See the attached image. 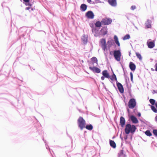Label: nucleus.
I'll return each mask as SVG.
<instances>
[{"label": "nucleus", "mask_w": 157, "mask_h": 157, "mask_svg": "<svg viewBox=\"0 0 157 157\" xmlns=\"http://www.w3.org/2000/svg\"><path fill=\"white\" fill-rule=\"evenodd\" d=\"M30 31V29L25 26L20 28L18 31V35L20 38L24 37L25 39L28 37L29 36V34Z\"/></svg>", "instance_id": "1"}, {"label": "nucleus", "mask_w": 157, "mask_h": 157, "mask_svg": "<svg viewBox=\"0 0 157 157\" xmlns=\"http://www.w3.org/2000/svg\"><path fill=\"white\" fill-rule=\"evenodd\" d=\"M136 129L137 128L135 125H131L130 123L128 122L126 125L124 131L125 133L127 135L129 134V133L133 135Z\"/></svg>", "instance_id": "2"}, {"label": "nucleus", "mask_w": 157, "mask_h": 157, "mask_svg": "<svg viewBox=\"0 0 157 157\" xmlns=\"http://www.w3.org/2000/svg\"><path fill=\"white\" fill-rule=\"evenodd\" d=\"M114 40L112 39H110V40H108L107 42V48L109 49L115 43L118 47H120V44L118 40V38L117 36L115 35L113 37Z\"/></svg>", "instance_id": "3"}, {"label": "nucleus", "mask_w": 157, "mask_h": 157, "mask_svg": "<svg viewBox=\"0 0 157 157\" xmlns=\"http://www.w3.org/2000/svg\"><path fill=\"white\" fill-rule=\"evenodd\" d=\"M109 54L111 56L113 55L115 59L117 61H120L121 53L120 48L118 50L111 51L110 52Z\"/></svg>", "instance_id": "4"}, {"label": "nucleus", "mask_w": 157, "mask_h": 157, "mask_svg": "<svg viewBox=\"0 0 157 157\" xmlns=\"http://www.w3.org/2000/svg\"><path fill=\"white\" fill-rule=\"evenodd\" d=\"M77 124L78 128L82 130L85 127L86 122L82 117H80L77 120Z\"/></svg>", "instance_id": "5"}, {"label": "nucleus", "mask_w": 157, "mask_h": 157, "mask_svg": "<svg viewBox=\"0 0 157 157\" xmlns=\"http://www.w3.org/2000/svg\"><path fill=\"white\" fill-rule=\"evenodd\" d=\"M137 105L136 100L134 98H130L128 102V107L129 109H134Z\"/></svg>", "instance_id": "6"}, {"label": "nucleus", "mask_w": 157, "mask_h": 157, "mask_svg": "<svg viewBox=\"0 0 157 157\" xmlns=\"http://www.w3.org/2000/svg\"><path fill=\"white\" fill-rule=\"evenodd\" d=\"M99 43L101 44V47L103 50L105 51V50H107L106 40L105 38H102L100 39Z\"/></svg>", "instance_id": "7"}, {"label": "nucleus", "mask_w": 157, "mask_h": 157, "mask_svg": "<svg viewBox=\"0 0 157 157\" xmlns=\"http://www.w3.org/2000/svg\"><path fill=\"white\" fill-rule=\"evenodd\" d=\"M102 25H109L112 22V20L109 17H105L102 19Z\"/></svg>", "instance_id": "8"}, {"label": "nucleus", "mask_w": 157, "mask_h": 157, "mask_svg": "<svg viewBox=\"0 0 157 157\" xmlns=\"http://www.w3.org/2000/svg\"><path fill=\"white\" fill-rule=\"evenodd\" d=\"M108 33V29L106 26L102 27L100 30L99 34V35L104 36L107 34Z\"/></svg>", "instance_id": "9"}, {"label": "nucleus", "mask_w": 157, "mask_h": 157, "mask_svg": "<svg viewBox=\"0 0 157 157\" xmlns=\"http://www.w3.org/2000/svg\"><path fill=\"white\" fill-rule=\"evenodd\" d=\"M155 40H152L151 39L148 40L147 44L149 48H152L155 47Z\"/></svg>", "instance_id": "10"}, {"label": "nucleus", "mask_w": 157, "mask_h": 157, "mask_svg": "<svg viewBox=\"0 0 157 157\" xmlns=\"http://www.w3.org/2000/svg\"><path fill=\"white\" fill-rule=\"evenodd\" d=\"M89 69L91 71L94 73H100L101 70V69L98 67H96V66L93 67H89Z\"/></svg>", "instance_id": "11"}, {"label": "nucleus", "mask_w": 157, "mask_h": 157, "mask_svg": "<svg viewBox=\"0 0 157 157\" xmlns=\"http://www.w3.org/2000/svg\"><path fill=\"white\" fill-rule=\"evenodd\" d=\"M85 16L88 19H93L94 17V15L93 11L89 10L86 13Z\"/></svg>", "instance_id": "12"}, {"label": "nucleus", "mask_w": 157, "mask_h": 157, "mask_svg": "<svg viewBox=\"0 0 157 157\" xmlns=\"http://www.w3.org/2000/svg\"><path fill=\"white\" fill-rule=\"evenodd\" d=\"M90 61L89 60L87 61L89 66L91 64H92V65H93L94 63H96L97 65H98V59L96 57H93L90 59Z\"/></svg>", "instance_id": "13"}, {"label": "nucleus", "mask_w": 157, "mask_h": 157, "mask_svg": "<svg viewBox=\"0 0 157 157\" xmlns=\"http://www.w3.org/2000/svg\"><path fill=\"white\" fill-rule=\"evenodd\" d=\"M128 121L131 120L132 123L136 124L139 123V121L137 118L134 115L129 116Z\"/></svg>", "instance_id": "14"}, {"label": "nucleus", "mask_w": 157, "mask_h": 157, "mask_svg": "<svg viewBox=\"0 0 157 157\" xmlns=\"http://www.w3.org/2000/svg\"><path fill=\"white\" fill-rule=\"evenodd\" d=\"M117 86L119 91L121 94L124 93V89L122 84L120 82L117 81L116 82Z\"/></svg>", "instance_id": "15"}, {"label": "nucleus", "mask_w": 157, "mask_h": 157, "mask_svg": "<svg viewBox=\"0 0 157 157\" xmlns=\"http://www.w3.org/2000/svg\"><path fill=\"white\" fill-rule=\"evenodd\" d=\"M126 121L124 118L123 116H121L120 119V124L122 128H123L125 125Z\"/></svg>", "instance_id": "16"}, {"label": "nucleus", "mask_w": 157, "mask_h": 157, "mask_svg": "<svg viewBox=\"0 0 157 157\" xmlns=\"http://www.w3.org/2000/svg\"><path fill=\"white\" fill-rule=\"evenodd\" d=\"M107 1L112 6L115 7L117 6V0H107Z\"/></svg>", "instance_id": "17"}, {"label": "nucleus", "mask_w": 157, "mask_h": 157, "mask_svg": "<svg viewBox=\"0 0 157 157\" xmlns=\"http://www.w3.org/2000/svg\"><path fill=\"white\" fill-rule=\"evenodd\" d=\"M129 67L130 70L134 71L136 69V65L134 63L132 62H130L129 63Z\"/></svg>", "instance_id": "18"}, {"label": "nucleus", "mask_w": 157, "mask_h": 157, "mask_svg": "<svg viewBox=\"0 0 157 157\" xmlns=\"http://www.w3.org/2000/svg\"><path fill=\"white\" fill-rule=\"evenodd\" d=\"M111 70L113 73V75H112L111 76L110 75V78H110L113 81L115 80L116 82L117 81H118L117 80L116 76L114 73L113 70L112 69Z\"/></svg>", "instance_id": "19"}, {"label": "nucleus", "mask_w": 157, "mask_h": 157, "mask_svg": "<svg viewBox=\"0 0 157 157\" xmlns=\"http://www.w3.org/2000/svg\"><path fill=\"white\" fill-rule=\"evenodd\" d=\"M152 21L149 19H147L145 22V25L147 29L150 28L151 27V23Z\"/></svg>", "instance_id": "20"}, {"label": "nucleus", "mask_w": 157, "mask_h": 157, "mask_svg": "<svg viewBox=\"0 0 157 157\" xmlns=\"http://www.w3.org/2000/svg\"><path fill=\"white\" fill-rule=\"evenodd\" d=\"M87 6L85 4H81L80 6V10L82 12H85L87 9Z\"/></svg>", "instance_id": "21"}, {"label": "nucleus", "mask_w": 157, "mask_h": 157, "mask_svg": "<svg viewBox=\"0 0 157 157\" xmlns=\"http://www.w3.org/2000/svg\"><path fill=\"white\" fill-rule=\"evenodd\" d=\"M102 75L104 76L106 78L109 79V78H110V75L109 73L108 72V71L107 70H104L102 72Z\"/></svg>", "instance_id": "22"}, {"label": "nucleus", "mask_w": 157, "mask_h": 157, "mask_svg": "<svg viewBox=\"0 0 157 157\" xmlns=\"http://www.w3.org/2000/svg\"><path fill=\"white\" fill-rule=\"evenodd\" d=\"M23 0V3L26 6H32L33 5V2L32 3H31L30 2V0Z\"/></svg>", "instance_id": "23"}, {"label": "nucleus", "mask_w": 157, "mask_h": 157, "mask_svg": "<svg viewBox=\"0 0 157 157\" xmlns=\"http://www.w3.org/2000/svg\"><path fill=\"white\" fill-rule=\"evenodd\" d=\"M109 144L110 146L113 148H115L116 147V145L115 142L113 140H109Z\"/></svg>", "instance_id": "24"}, {"label": "nucleus", "mask_w": 157, "mask_h": 157, "mask_svg": "<svg viewBox=\"0 0 157 157\" xmlns=\"http://www.w3.org/2000/svg\"><path fill=\"white\" fill-rule=\"evenodd\" d=\"M85 128L87 129L90 131L92 130L93 128L92 125L91 124H87L86 125V124Z\"/></svg>", "instance_id": "25"}, {"label": "nucleus", "mask_w": 157, "mask_h": 157, "mask_svg": "<svg viewBox=\"0 0 157 157\" xmlns=\"http://www.w3.org/2000/svg\"><path fill=\"white\" fill-rule=\"evenodd\" d=\"M17 16L20 18L21 19L24 21H25L26 20L25 16H26V15L25 13H22L21 15H17Z\"/></svg>", "instance_id": "26"}, {"label": "nucleus", "mask_w": 157, "mask_h": 157, "mask_svg": "<svg viewBox=\"0 0 157 157\" xmlns=\"http://www.w3.org/2000/svg\"><path fill=\"white\" fill-rule=\"evenodd\" d=\"M102 24V20L101 21H97L95 23V26L97 28H100L101 27Z\"/></svg>", "instance_id": "27"}, {"label": "nucleus", "mask_w": 157, "mask_h": 157, "mask_svg": "<svg viewBox=\"0 0 157 157\" xmlns=\"http://www.w3.org/2000/svg\"><path fill=\"white\" fill-rule=\"evenodd\" d=\"M126 156L125 154H124V150H121L119 152L118 154V157Z\"/></svg>", "instance_id": "28"}, {"label": "nucleus", "mask_w": 157, "mask_h": 157, "mask_svg": "<svg viewBox=\"0 0 157 157\" xmlns=\"http://www.w3.org/2000/svg\"><path fill=\"white\" fill-rule=\"evenodd\" d=\"M145 135L148 136H150L152 135V133L149 130L147 129L144 132Z\"/></svg>", "instance_id": "29"}, {"label": "nucleus", "mask_w": 157, "mask_h": 157, "mask_svg": "<svg viewBox=\"0 0 157 157\" xmlns=\"http://www.w3.org/2000/svg\"><path fill=\"white\" fill-rule=\"evenodd\" d=\"M31 7L29 6L28 7L25 8V10H29L30 12H32V11L35 10V9L34 8Z\"/></svg>", "instance_id": "30"}, {"label": "nucleus", "mask_w": 157, "mask_h": 157, "mask_svg": "<svg viewBox=\"0 0 157 157\" xmlns=\"http://www.w3.org/2000/svg\"><path fill=\"white\" fill-rule=\"evenodd\" d=\"M130 36L129 34H128L126 35L123 37H122V39L124 40H125L129 39L130 38Z\"/></svg>", "instance_id": "31"}, {"label": "nucleus", "mask_w": 157, "mask_h": 157, "mask_svg": "<svg viewBox=\"0 0 157 157\" xmlns=\"http://www.w3.org/2000/svg\"><path fill=\"white\" fill-rule=\"evenodd\" d=\"M136 56L140 60H142V58L139 52H136Z\"/></svg>", "instance_id": "32"}, {"label": "nucleus", "mask_w": 157, "mask_h": 157, "mask_svg": "<svg viewBox=\"0 0 157 157\" xmlns=\"http://www.w3.org/2000/svg\"><path fill=\"white\" fill-rule=\"evenodd\" d=\"M151 110L153 112L155 113H157V109L154 105H151Z\"/></svg>", "instance_id": "33"}, {"label": "nucleus", "mask_w": 157, "mask_h": 157, "mask_svg": "<svg viewBox=\"0 0 157 157\" xmlns=\"http://www.w3.org/2000/svg\"><path fill=\"white\" fill-rule=\"evenodd\" d=\"M98 31L99 29L96 27H94L93 29H92V32L93 33L94 32L95 33H97L98 32Z\"/></svg>", "instance_id": "34"}, {"label": "nucleus", "mask_w": 157, "mask_h": 157, "mask_svg": "<svg viewBox=\"0 0 157 157\" xmlns=\"http://www.w3.org/2000/svg\"><path fill=\"white\" fill-rule=\"evenodd\" d=\"M152 133L155 137H157V129H153L152 130Z\"/></svg>", "instance_id": "35"}, {"label": "nucleus", "mask_w": 157, "mask_h": 157, "mask_svg": "<svg viewBox=\"0 0 157 157\" xmlns=\"http://www.w3.org/2000/svg\"><path fill=\"white\" fill-rule=\"evenodd\" d=\"M150 103L152 105H154L155 103V100L153 99H150L149 100Z\"/></svg>", "instance_id": "36"}, {"label": "nucleus", "mask_w": 157, "mask_h": 157, "mask_svg": "<svg viewBox=\"0 0 157 157\" xmlns=\"http://www.w3.org/2000/svg\"><path fill=\"white\" fill-rule=\"evenodd\" d=\"M126 86L128 90V92L129 91V90L131 91V84L130 86L128 85V84H126Z\"/></svg>", "instance_id": "37"}, {"label": "nucleus", "mask_w": 157, "mask_h": 157, "mask_svg": "<svg viewBox=\"0 0 157 157\" xmlns=\"http://www.w3.org/2000/svg\"><path fill=\"white\" fill-rule=\"evenodd\" d=\"M129 109V108L128 107H126L127 111L128 113V117L130 116L129 115L130 114V111Z\"/></svg>", "instance_id": "38"}, {"label": "nucleus", "mask_w": 157, "mask_h": 157, "mask_svg": "<svg viewBox=\"0 0 157 157\" xmlns=\"http://www.w3.org/2000/svg\"><path fill=\"white\" fill-rule=\"evenodd\" d=\"M82 42L84 44H87V40L86 38H84V39L82 40Z\"/></svg>", "instance_id": "39"}, {"label": "nucleus", "mask_w": 157, "mask_h": 157, "mask_svg": "<svg viewBox=\"0 0 157 157\" xmlns=\"http://www.w3.org/2000/svg\"><path fill=\"white\" fill-rule=\"evenodd\" d=\"M130 9L131 10H133L136 9V6L134 5L132 6H131Z\"/></svg>", "instance_id": "40"}, {"label": "nucleus", "mask_w": 157, "mask_h": 157, "mask_svg": "<svg viewBox=\"0 0 157 157\" xmlns=\"http://www.w3.org/2000/svg\"><path fill=\"white\" fill-rule=\"evenodd\" d=\"M45 144V145H46V149H49V151L51 152V151H50L51 149L49 148V146L47 144Z\"/></svg>", "instance_id": "41"}, {"label": "nucleus", "mask_w": 157, "mask_h": 157, "mask_svg": "<svg viewBox=\"0 0 157 157\" xmlns=\"http://www.w3.org/2000/svg\"><path fill=\"white\" fill-rule=\"evenodd\" d=\"M127 78L128 79V81L129 82V78L128 77H127V78H126L125 79V82L126 84H128Z\"/></svg>", "instance_id": "42"}, {"label": "nucleus", "mask_w": 157, "mask_h": 157, "mask_svg": "<svg viewBox=\"0 0 157 157\" xmlns=\"http://www.w3.org/2000/svg\"><path fill=\"white\" fill-rule=\"evenodd\" d=\"M102 84L103 85V87H104V88L105 89V90H106V91H108V90L107 89L106 87V86L104 84V83H103V82H102Z\"/></svg>", "instance_id": "43"}, {"label": "nucleus", "mask_w": 157, "mask_h": 157, "mask_svg": "<svg viewBox=\"0 0 157 157\" xmlns=\"http://www.w3.org/2000/svg\"><path fill=\"white\" fill-rule=\"evenodd\" d=\"M128 136L127 135V134L126 135H125V136L124 137V140L125 141H126V140H127L128 139Z\"/></svg>", "instance_id": "44"}, {"label": "nucleus", "mask_w": 157, "mask_h": 157, "mask_svg": "<svg viewBox=\"0 0 157 157\" xmlns=\"http://www.w3.org/2000/svg\"><path fill=\"white\" fill-rule=\"evenodd\" d=\"M131 91H132V90L131 91L129 90V91L128 92V93H129V95L130 97H132V95L131 94Z\"/></svg>", "instance_id": "45"}, {"label": "nucleus", "mask_w": 157, "mask_h": 157, "mask_svg": "<svg viewBox=\"0 0 157 157\" xmlns=\"http://www.w3.org/2000/svg\"><path fill=\"white\" fill-rule=\"evenodd\" d=\"M154 67L155 71L157 72V62L155 64Z\"/></svg>", "instance_id": "46"}, {"label": "nucleus", "mask_w": 157, "mask_h": 157, "mask_svg": "<svg viewBox=\"0 0 157 157\" xmlns=\"http://www.w3.org/2000/svg\"><path fill=\"white\" fill-rule=\"evenodd\" d=\"M104 54H105V59L106 60L107 62H108V57H107V55L105 53H104Z\"/></svg>", "instance_id": "47"}, {"label": "nucleus", "mask_w": 157, "mask_h": 157, "mask_svg": "<svg viewBox=\"0 0 157 157\" xmlns=\"http://www.w3.org/2000/svg\"><path fill=\"white\" fill-rule=\"evenodd\" d=\"M37 132H38L39 134H41L42 133V130H37Z\"/></svg>", "instance_id": "48"}, {"label": "nucleus", "mask_w": 157, "mask_h": 157, "mask_svg": "<svg viewBox=\"0 0 157 157\" xmlns=\"http://www.w3.org/2000/svg\"><path fill=\"white\" fill-rule=\"evenodd\" d=\"M90 114L93 116L97 117V115H96L95 114H94L93 113H91V112H90L89 113Z\"/></svg>", "instance_id": "49"}, {"label": "nucleus", "mask_w": 157, "mask_h": 157, "mask_svg": "<svg viewBox=\"0 0 157 157\" xmlns=\"http://www.w3.org/2000/svg\"><path fill=\"white\" fill-rule=\"evenodd\" d=\"M90 26L92 28V29H93L94 27V24L93 23L91 24H90Z\"/></svg>", "instance_id": "50"}, {"label": "nucleus", "mask_w": 157, "mask_h": 157, "mask_svg": "<svg viewBox=\"0 0 157 157\" xmlns=\"http://www.w3.org/2000/svg\"><path fill=\"white\" fill-rule=\"evenodd\" d=\"M130 78H133V75L132 72H130Z\"/></svg>", "instance_id": "51"}, {"label": "nucleus", "mask_w": 157, "mask_h": 157, "mask_svg": "<svg viewBox=\"0 0 157 157\" xmlns=\"http://www.w3.org/2000/svg\"><path fill=\"white\" fill-rule=\"evenodd\" d=\"M137 115L138 117H140L141 116V113L140 112H138Z\"/></svg>", "instance_id": "52"}, {"label": "nucleus", "mask_w": 157, "mask_h": 157, "mask_svg": "<svg viewBox=\"0 0 157 157\" xmlns=\"http://www.w3.org/2000/svg\"><path fill=\"white\" fill-rule=\"evenodd\" d=\"M111 82L113 84V86H114V88L117 90V87H116L115 85V84L113 82Z\"/></svg>", "instance_id": "53"}, {"label": "nucleus", "mask_w": 157, "mask_h": 157, "mask_svg": "<svg viewBox=\"0 0 157 157\" xmlns=\"http://www.w3.org/2000/svg\"><path fill=\"white\" fill-rule=\"evenodd\" d=\"M94 36L95 37H97L98 36H100V35H99V33L98 34H97V33H95L94 35Z\"/></svg>", "instance_id": "54"}, {"label": "nucleus", "mask_w": 157, "mask_h": 157, "mask_svg": "<svg viewBox=\"0 0 157 157\" xmlns=\"http://www.w3.org/2000/svg\"><path fill=\"white\" fill-rule=\"evenodd\" d=\"M137 111V110L136 109H134L133 110V113H135Z\"/></svg>", "instance_id": "55"}, {"label": "nucleus", "mask_w": 157, "mask_h": 157, "mask_svg": "<svg viewBox=\"0 0 157 157\" xmlns=\"http://www.w3.org/2000/svg\"><path fill=\"white\" fill-rule=\"evenodd\" d=\"M105 76H102L101 77V79L102 80H104L105 79Z\"/></svg>", "instance_id": "56"}, {"label": "nucleus", "mask_w": 157, "mask_h": 157, "mask_svg": "<svg viewBox=\"0 0 157 157\" xmlns=\"http://www.w3.org/2000/svg\"><path fill=\"white\" fill-rule=\"evenodd\" d=\"M42 140L44 141L45 144H46V141L44 139L43 137Z\"/></svg>", "instance_id": "57"}, {"label": "nucleus", "mask_w": 157, "mask_h": 157, "mask_svg": "<svg viewBox=\"0 0 157 157\" xmlns=\"http://www.w3.org/2000/svg\"><path fill=\"white\" fill-rule=\"evenodd\" d=\"M87 2L90 3H91V2H92L91 0H87Z\"/></svg>", "instance_id": "58"}, {"label": "nucleus", "mask_w": 157, "mask_h": 157, "mask_svg": "<svg viewBox=\"0 0 157 157\" xmlns=\"http://www.w3.org/2000/svg\"><path fill=\"white\" fill-rule=\"evenodd\" d=\"M120 63L121 64V66L122 67V69H123V71H124V67H123V65L121 63V62H120Z\"/></svg>", "instance_id": "59"}, {"label": "nucleus", "mask_w": 157, "mask_h": 157, "mask_svg": "<svg viewBox=\"0 0 157 157\" xmlns=\"http://www.w3.org/2000/svg\"><path fill=\"white\" fill-rule=\"evenodd\" d=\"M155 121L157 122V115L156 116V117L155 118Z\"/></svg>", "instance_id": "60"}, {"label": "nucleus", "mask_w": 157, "mask_h": 157, "mask_svg": "<svg viewBox=\"0 0 157 157\" xmlns=\"http://www.w3.org/2000/svg\"><path fill=\"white\" fill-rule=\"evenodd\" d=\"M123 96L124 98V100H123L124 101V102H126V101H125L126 97H125V96L124 95Z\"/></svg>", "instance_id": "61"}, {"label": "nucleus", "mask_w": 157, "mask_h": 157, "mask_svg": "<svg viewBox=\"0 0 157 157\" xmlns=\"http://www.w3.org/2000/svg\"><path fill=\"white\" fill-rule=\"evenodd\" d=\"M67 135H68V136L71 139V142L72 143V137L70 136H69L67 134Z\"/></svg>", "instance_id": "62"}, {"label": "nucleus", "mask_w": 157, "mask_h": 157, "mask_svg": "<svg viewBox=\"0 0 157 157\" xmlns=\"http://www.w3.org/2000/svg\"><path fill=\"white\" fill-rule=\"evenodd\" d=\"M125 16L127 18L128 20H130L129 18V17L128 16H126H126Z\"/></svg>", "instance_id": "63"}, {"label": "nucleus", "mask_w": 157, "mask_h": 157, "mask_svg": "<svg viewBox=\"0 0 157 157\" xmlns=\"http://www.w3.org/2000/svg\"><path fill=\"white\" fill-rule=\"evenodd\" d=\"M155 105L157 108V102L156 103H155Z\"/></svg>", "instance_id": "64"}]
</instances>
